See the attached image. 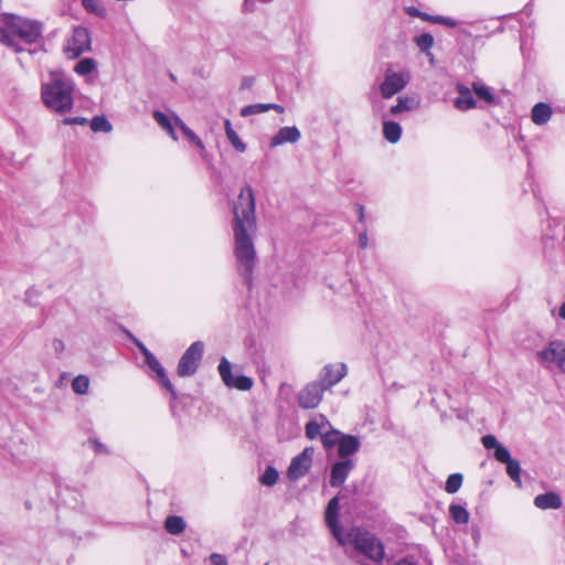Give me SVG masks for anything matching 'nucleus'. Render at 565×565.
<instances>
[{"mask_svg":"<svg viewBox=\"0 0 565 565\" xmlns=\"http://www.w3.org/2000/svg\"><path fill=\"white\" fill-rule=\"evenodd\" d=\"M255 195L253 188L245 184L233 204L234 255L237 270L248 286L256 264L253 237L256 232Z\"/></svg>","mask_w":565,"mask_h":565,"instance_id":"f257e3e1","label":"nucleus"},{"mask_svg":"<svg viewBox=\"0 0 565 565\" xmlns=\"http://www.w3.org/2000/svg\"><path fill=\"white\" fill-rule=\"evenodd\" d=\"M74 83L62 73L52 72L47 82L42 84L41 97L44 105L56 113H67L74 104Z\"/></svg>","mask_w":565,"mask_h":565,"instance_id":"f03ea898","label":"nucleus"},{"mask_svg":"<svg viewBox=\"0 0 565 565\" xmlns=\"http://www.w3.org/2000/svg\"><path fill=\"white\" fill-rule=\"evenodd\" d=\"M339 543L351 545L358 554L374 563H380L385 556V548L381 540L370 531L358 526L351 527Z\"/></svg>","mask_w":565,"mask_h":565,"instance_id":"7ed1b4c3","label":"nucleus"},{"mask_svg":"<svg viewBox=\"0 0 565 565\" xmlns=\"http://www.w3.org/2000/svg\"><path fill=\"white\" fill-rule=\"evenodd\" d=\"M41 35L40 25L35 22L17 19L10 25V32H3L1 43L15 53L25 52L26 45L35 43Z\"/></svg>","mask_w":565,"mask_h":565,"instance_id":"20e7f679","label":"nucleus"},{"mask_svg":"<svg viewBox=\"0 0 565 565\" xmlns=\"http://www.w3.org/2000/svg\"><path fill=\"white\" fill-rule=\"evenodd\" d=\"M537 362L545 369L551 370L556 366L565 373V342L554 340L548 345L536 352Z\"/></svg>","mask_w":565,"mask_h":565,"instance_id":"39448f33","label":"nucleus"},{"mask_svg":"<svg viewBox=\"0 0 565 565\" xmlns=\"http://www.w3.org/2000/svg\"><path fill=\"white\" fill-rule=\"evenodd\" d=\"M204 353V344L202 341H195L193 342L182 354L177 372L179 376L185 377V376H192L203 358Z\"/></svg>","mask_w":565,"mask_h":565,"instance_id":"423d86ee","label":"nucleus"},{"mask_svg":"<svg viewBox=\"0 0 565 565\" xmlns=\"http://www.w3.org/2000/svg\"><path fill=\"white\" fill-rule=\"evenodd\" d=\"M134 342L142 353L146 364L152 370L162 387L170 392L172 399L177 398V393L172 383L170 382L166 371L159 360L146 348V345L138 339H134Z\"/></svg>","mask_w":565,"mask_h":565,"instance_id":"0eeeda50","label":"nucleus"},{"mask_svg":"<svg viewBox=\"0 0 565 565\" xmlns=\"http://www.w3.org/2000/svg\"><path fill=\"white\" fill-rule=\"evenodd\" d=\"M92 39L89 31L84 26H76L73 30L72 38L68 40L65 51L70 57H78L85 52L90 51Z\"/></svg>","mask_w":565,"mask_h":565,"instance_id":"6e6552de","label":"nucleus"},{"mask_svg":"<svg viewBox=\"0 0 565 565\" xmlns=\"http://www.w3.org/2000/svg\"><path fill=\"white\" fill-rule=\"evenodd\" d=\"M313 455V447H306L299 455L294 457L288 467L287 477L292 481L305 477L311 468Z\"/></svg>","mask_w":565,"mask_h":565,"instance_id":"1a4fd4ad","label":"nucleus"},{"mask_svg":"<svg viewBox=\"0 0 565 565\" xmlns=\"http://www.w3.org/2000/svg\"><path fill=\"white\" fill-rule=\"evenodd\" d=\"M218 373L222 381L228 387H235L239 391H248L253 386V380L245 375L234 377L232 375V364L227 359L222 358L218 364Z\"/></svg>","mask_w":565,"mask_h":565,"instance_id":"9d476101","label":"nucleus"},{"mask_svg":"<svg viewBox=\"0 0 565 565\" xmlns=\"http://www.w3.org/2000/svg\"><path fill=\"white\" fill-rule=\"evenodd\" d=\"M324 387L318 382L307 384L298 394V404L301 408H316L322 401Z\"/></svg>","mask_w":565,"mask_h":565,"instance_id":"9b49d317","label":"nucleus"},{"mask_svg":"<svg viewBox=\"0 0 565 565\" xmlns=\"http://www.w3.org/2000/svg\"><path fill=\"white\" fill-rule=\"evenodd\" d=\"M409 75L405 72H387L383 83L380 86L381 95L384 98H391L399 93L408 83Z\"/></svg>","mask_w":565,"mask_h":565,"instance_id":"f8f14e48","label":"nucleus"},{"mask_svg":"<svg viewBox=\"0 0 565 565\" xmlns=\"http://www.w3.org/2000/svg\"><path fill=\"white\" fill-rule=\"evenodd\" d=\"M348 373V367L344 363L327 364L319 373L318 382L329 390L338 384Z\"/></svg>","mask_w":565,"mask_h":565,"instance_id":"ddd939ff","label":"nucleus"},{"mask_svg":"<svg viewBox=\"0 0 565 565\" xmlns=\"http://www.w3.org/2000/svg\"><path fill=\"white\" fill-rule=\"evenodd\" d=\"M340 511L339 498H332L326 509L324 519L328 527L331 530L333 536L338 542H342L343 535L345 534L338 522Z\"/></svg>","mask_w":565,"mask_h":565,"instance_id":"4468645a","label":"nucleus"},{"mask_svg":"<svg viewBox=\"0 0 565 565\" xmlns=\"http://www.w3.org/2000/svg\"><path fill=\"white\" fill-rule=\"evenodd\" d=\"M354 467L355 461L352 459H344L333 463L330 472V486L333 488L341 487Z\"/></svg>","mask_w":565,"mask_h":565,"instance_id":"2eb2a0df","label":"nucleus"},{"mask_svg":"<svg viewBox=\"0 0 565 565\" xmlns=\"http://www.w3.org/2000/svg\"><path fill=\"white\" fill-rule=\"evenodd\" d=\"M301 138L300 130L296 126L282 127L278 132L270 139L269 146L271 148L280 145L290 142L296 143Z\"/></svg>","mask_w":565,"mask_h":565,"instance_id":"dca6fc26","label":"nucleus"},{"mask_svg":"<svg viewBox=\"0 0 565 565\" xmlns=\"http://www.w3.org/2000/svg\"><path fill=\"white\" fill-rule=\"evenodd\" d=\"M361 441L356 436L343 435L338 446V456L344 460L350 459L349 457L359 451Z\"/></svg>","mask_w":565,"mask_h":565,"instance_id":"f3484780","label":"nucleus"},{"mask_svg":"<svg viewBox=\"0 0 565 565\" xmlns=\"http://www.w3.org/2000/svg\"><path fill=\"white\" fill-rule=\"evenodd\" d=\"M268 110H275V111H277L279 114H282L285 111V108L281 105L273 104V103H269V104H253V105L244 106L241 109L239 115L242 117H248V116L262 114V113H265V111H268Z\"/></svg>","mask_w":565,"mask_h":565,"instance_id":"a211bd4d","label":"nucleus"},{"mask_svg":"<svg viewBox=\"0 0 565 565\" xmlns=\"http://www.w3.org/2000/svg\"><path fill=\"white\" fill-rule=\"evenodd\" d=\"M534 504L541 510L559 509L562 507V499L555 492H546L536 495L534 499Z\"/></svg>","mask_w":565,"mask_h":565,"instance_id":"6ab92c4d","label":"nucleus"},{"mask_svg":"<svg viewBox=\"0 0 565 565\" xmlns=\"http://www.w3.org/2000/svg\"><path fill=\"white\" fill-rule=\"evenodd\" d=\"M458 93L459 96L455 100V107L457 109L465 111L476 107V100L468 87L459 85Z\"/></svg>","mask_w":565,"mask_h":565,"instance_id":"aec40b11","label":"nucleus"},{"mask_svg":"<svg viewBox=\"0 0 565 565\" xmlns=\"http://www.w3.org/2000/svg\"><path fill=\"white\" fill-rule=\"evenodd\" d=\"M551 116H552V108L546 103H537L532 108L531 118L535 125H539V126L545 125L551 119Z\"/></svg>","mask_w":565,"mask_h":565,"instance_id":"412c9836","label":"nucleus"},{"mask_svg":"<svg viewBox=\"0 0 565 565\" xmlns=\"http://www.w3.org/2000/svg\"><path fill=\"white\" fill-rule=\"evenodd\" d=\"M174 125L179 127L183 135L193 142L200 150L201 154L204 156L205 147L199 136L194 134L178 116H174Z\"/></svg>","mask_w":565,"mask_h":565,"instance_id":"4be33fe9","label":"nucleus"},{"mask_svg":"<svg viewBox=\"0 0 565 565\" xmlns=\"http://www.w3.org/2000/svg\"><path fill=\"white\" fill-rule=\"evenodd\" d=\"M383 135L388 142L396 143L401 139L402 127L395 121H384Z\"/></svg>","mask_w":565,"mask_h":565,"instance_id":"5701e85b","label":"nucleus"},{"mask_svg":"<svg viewBox=\"0 0 565 565\" xmlns=\"http://www.w3.org/2000/svg\"><path fill=\"white\" fill-rule=\"evenodd\" d=\"M224 129L226 137L231 145L238 151V152H245L246 145L241 140L236 131L233 129L231 120L225 119L224 121Z\"/></svg>","mask_w":565,"mask_h":565,"instance_id":"b1692460","label":"nucleus"},{"mask_svg":"<svg viewBox=\"0 0 565 565\" xmlns=\"http://www.w3.org/2000/svg\"><path fill=\"white\" fill-rule=\"evenodd\" d=\"M343 435L344 434L334 428H330L329 430L324 431L323 435H321V443L324 449L330 450L334 446H339Z\"/></svg>","mask_w":565,"mask_h":565,"instance_id":"393cba45","label":"nucleus"},{"mask_svg":"<svg viewBox=\"0 0 565 565\" xmlns=\"http://www.w3.org/2000/svg\"><path fill=\"white\" fill-rule=\"evenodd\" d=\"M153 118L156 119L157 124L171 136L172 139H178L174 130V121L172 122V120L164 113L154 110Z\"/></svg>","mask_w":565,"mask_h":565,"instance_id":"a878e982","label":"nucleus"},{"mask_svg":"<svg viewBox=\"0 0 565 565\" xmlns=\"http://www.w3.org/2000/svg\"><path fill=\"white\" fill-rule=\"evenodd\" d=\"M166 530L173 535L180 534L185 529V523L181 516L171 515L164 522Z\"/></svg>","mask_w":565,"mask_h":565,"instance_id":"bb28decb","label":"nucleus"},{"mask_svg":"<svg viewBox=\"0 0 565 565\" xmlns=\"http://www.w3.org/2000/svg\"><path fill=\"white\" fill-rule=\"evenodd\" d=\"M449 514L458 524H466L469 521V512L460 504H451L449 507Z\"/></svg>","mask_w":565,"mask_h":565,"instance_id":"cd10ccee","label":"nucleus"},{"mask_svg":"<svg viewBox=\"0 0 565 565\" xmlns=\"http://www.w3.org/2000/svg\"><path fill=\"white\" fill-rule=\"evenodd\" d=\"M472 88L480 99L484 100L488 104L495 103V97L488 86L483 85L482 83L476 82L472 84Z\"/></svg>","mask_w":565,"mask_h":565,"instance_id":"c85d7f7f","label":"nucleus"},{"mask_svg":"<svg viewBox=\"0 0 565 565\" xmlns=\"http://www.w3.org/2000/svg\"><path fill=\"white\" fill-rule=\"evenodd\" d=\"M82 6L87 12L94 13L97 17L103 18L106 15L105 7L98 0H82Z\"/></svg>","mask_w":565,"mask_h":565,"instance_id":"c756f323","label":"nucleus"},{"mask_svg":"<svg viewBox=\"0 0 565 565\" xmlns=\"http://www.w3.org/2000/svg\"><path fill=\"white\" fill-rule=\"evenodd\" d=\"M278 478H279L278 471L274 467L268 466L265 469L264 473L259 477V482L263 486L273 487L274 484L277 483Z\"/></svg>","mask_w":565,"mask_h":565,"instance_id":"7c9ffc66","label":"nucleus"},{"mask_svg":"<svg viewBox=\"0 0 565 565\" xmlns=\"http://www.w3.org/2000/svg\"><path fill=\"white\" fill-rule=\"evenodd\" d=\"M505 465H507V473L520 488L522 486L520 462L512 459L509 462H507Z\"/></svg>","mask_w":565,"mask_h":565,"instance_id":"2f4dec72","label":"nucleus"},{"mask_svg":"<svg viewBox=\"0 0 565 565\" xmlns=\"http://www.w3.org/2000/svg\"><path fill=\"white\" fill-rule=\"evenodd\" d=\"M462 480L463 477L461 473L450 475L446 480L445 491L450 494L456 493L460 489Z\"/></svg>","mask_w":565,"mask_h":565,"instance_id":"473e14b6","label":"nucleus"},{"mask_svg":"<svg viewBox=\"0 0 565 565\" xmlns=\"http://www.w3.org/2000/svg\"><path fill=\"white\" fill-rule=\"evenodd\" d=\"M96 70V62L93 58H83L74 67L79 75H88Z\"/></svg>","mask_w":565,"mask_h":565,"instance_id":"72a5a7b5","label":"nucleus"},{"mask_svg":"<svg viewBox=\"0 0 565 565\" xmlns=\"http://www.w3.org/2000/svg\"><path fill=\"white\" fill-rule=\"evenodd\" d=\"M90 128L96 132H110L113 129L111 124L104 116L94 117L90 121Z\"/></svg>","mask_w":565,"mask_h":565,"instance_id":"f704fd0d","label":"nucleus"},{"mask_svg":"<svg viewBox=\"0 0 565 565\" xmlns=\"http://www.w3.org/2000/svg\"><path fill=\"white\" fill-rule=\"evenodd\" d=\"M89 379L86 375H78L72 382V388L76 394L84 395L88 392Z\"/></svg>","mask_w":565,"mask_h":565,"instance_id":"c9c22d12","label":"nucleus"},{"mask_svg":"<svg viewBox=\"0 0 565 565\" xmlns=\"http://www.w3.org/2000/svg\"><path fill=\"white\" fill-rule=\"evenodd\" d=\"M414 99L408 97H399L397 104L391 107V114L397 115L402 111L411 110L414 108Z\"/></svg>","mask_w":565,"mask_h":565,"instance_id":"e433bc0d","label":"nucleus"},{"mask_svg":"<svg viewBox=\"0 0 565 565\" xmlns=\"http://www.w3.org/2000/svg\"><path fill=\"white\" fill-rule=\"evenodd\" d=\"M305 433H306V436L311 440H313L318 437L321 438V435H323L322 429L319 427V424L316 423L313 419H311L310 422H308L306 424Z\"/></svg>","mask_w":565,"mask_h":565,"instance_id":"4c0bfd02","label":"nucleus"},{"mask_svg":"<svg viewBox=\"0 0 565 565\" xmlns=\"http://www.w3.org/2000/svg\"><path fill=\"white\" fill-rule=\"evenodd\" d=\"M423 19L424 20H427V21H433L435 23H439V24H444V25H447L449 28H455L457 26V21L451 19V18H447V17H443V15H428V14H423Z\"/></svg>","mask_w":565,"mask_h":565,"instance_id":"58836bf2","label":"nucleus"},{"mask_svg":"<svg viewBox=\"0 0 565 565\" xmlns=\"http://www.w3.org/2000/svg\"><path fill=\"white\" fill-rule=\"evenodd\" d=\"M416 44L422 51H428L434 44V38L429 33L420 34L416 38Z\"/></svg>","mask_w":565,"mask_h":565,"instance_id":"ea45409f","label":"nucleus"},{"mask_svg":"<svg viewBox=\"0 0 565 565\" xmlns=\"http://www.w3.org/2000/svg\"><path fill=\"white\" fill-rule=\"evenodd\" d=\"M494 457L502 463H507L512 460L510 451L501 444L494 449Z\"/></svg>","mask_w":565,"mask_h":565,"instance_id":"a19ab883","label":"nucleus"},{"mask_svg":"<svg viewBox=\"0 0 565 565\" xmlns=\"http://www.w3.org/2000/svg\"><path fill=\"white\" fill-rule=\"evenodd\" d=\"M482 445L487 449H495L500 444L493 435H486L482 437Z\"/></svg>","mask_w":565,"mask_h":565,"instance_id":"79ce46f5","label":"nucleus"},{"mask_svg":"<svg viewBox=\"0 0 565 565\" xmlns=\"http://www.w3.org/2000/svg\"><path fill=\"white\" fill-rule=\"evenodd\" d=\"M210 562L211 565H228L226 557L217 553L211 554Z\"/></svg>","mask_w":565,"mask_h":565,"instance_id":"37998d69","label":"nucleus"},{"mask_svg":"<svg viewBox=\"0 0 565 565\" xmlns=\"http://www.w3.org/2000/svg\"><path fill=\"white\" fill-rule=\"evenodd\" d=\"M89 444L92 445L93 449L97 454H108V450L105 445H103L97 439L89 440Z\"/></svg>","mask_w":565,"mask_h":565,"instance_id":"c03bdc74","label":"nucleus"},{"mask_svg":"<svg viewBox=\"0 0 565 565\" xmlns=\"http://www.w3.org/2000/svg\"><path fill=\"white\" fill-rule=\"evenodd\" d=\"M313 420L319 424V427L322 430L326 429L327 427H329V429L332 428L330 422L328 420V418L324 415H322V414L317 415L313 418Z\"/></svg>","mask_w":565,"mask_h":565,"instance_id":"a18cd8bd","label":"nucleus"},{"mask_svg":"<svg viewBox=\"0 0 565 565\" xmlns=\"http://www.w3.org/2000/svg\"><path fill=\"white\" fill-rule=\"evenodd\" d=\"M65 125H84L87 122L86 118L83 117H71L63 120Z\"/></svg>","mask_w":565,"mask_h":565,"instance_id":"49530a36","label":"nucleus"},{"mask_svg":"<svg viewBox=\"0 0 565 565\" xmlns=\"http://www.w3.org/2000/svg\"><path fill=\"white\" fill-rule=\"evenodd\" d=\"M255 9L254 1L253 0H244L242 4V10L245 13L253 12Z\"/></svg>","mask_w":565,"mask_h":565,"instance_id":"de8ad7c7","label":"nucleus"},{"mask_svg":"<svg viewBox=\"0 0 565 565\" xmlns=\"http://www.w3.org/2000/svg\"><path fill=\"white\" fill-rule=\"evenodd\" d=\"M53 349L55 352H62L64 350V342L62 340L55 339L53 341Z\"/></svg>","mask_w":565,"mask_h":565,"instance_id":"09e8293b","label":"nucleus"},{"mask_svg":"<svg viewBox=\"0 0 565 565\" xmlns=\"http://www.w3.org/2000/svg\"><path fill=\"white\" fill-rule=\"evenodd\" d=\"M367 235L365 232L361 233L360 234V237H359V244H360V247L361 248H365L367 246Z\"/></svg>","mask_w":565,"mask_h":565,"instance_id":"8fccbe9b","label":"nucleus"},{"mask_svg":"<svg viewBox=\"0 0 565 565\" xmlns=\"http://www.w3.org/2000/svg\"><path fill=\"white\" fill-rule=\"evenodd\" d=\"M359 218L362 222L364 220V207L359 206Z\"/></svg>","mask_w":565,"mask_h":565,"instance_id":"3c124183","label":"nucleus"},{"mask_svg":"<svg viewBox=\"0 0 565 565\" xmlns=\"http://www.w3.org/2000/svg\"><path fill=\"white\" fill-rule=\"evenodd\" d=\"M559 316L565 319V302L559 308Z\"/></svg>","mask_w":565,"mask_h":565,"instance_id":"603ef678","label":"nucleus"},{"mask_svg":"<svg viewBox=\"0 0 565 565\" xmlns=\"http://www.w3.org/2000/svg\"><path fill=\"white\" fill-rule=\"evenodd\" d=\"M411 14H414V15H418L419 13L417 12V10L413 9L412 11H409Z\"/></svg>","mask_w":565,"mask_h":565,"instance_id":"864d4df0","label":"nucleus"}]
</instances>
